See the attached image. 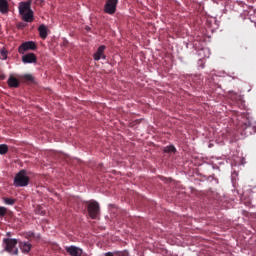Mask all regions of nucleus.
I'll return each mask as SVG.
<instances>
[{
  "label": "nucleus",
  "instance_id": "1a4fd4ad",
  "mask_svg": "<svg viewBox=\"0 0 256 256\" xmlns=\"http://www.w3.org/2000/svg\"><path fill=\"white\" fill-rule=\"evenodd\" d=\"M22 61L24 63H37V56L35 53H28L22 56Z\"/></svg>",
  "mask_w": 256,
  "mask_h": 256
},
{
  "label": "nucleus",
  "instance_id": "412c9836",
  "mask_svg": "<svg viewBox=\"0 0 256 256\" xmlns=\"http://www.w3.org/2000/svg\"><path fill=\"white\" fill-rule=\"evenodd\" d=\"M7 215V208L1 206L0 207V217H5Z\"/></svg>",
  "mask_w": 256,
  "mask_h": 256
},
{
  "label": "nucleus",
  "instance_id": "6ab92c4d",
  "mask_svg": "<svg viewBox=\"0 0 256 256\" xmlns=\"http://www.w3.org/2000/svg\"><path fill=\"white\" fill-rule=\"evenodd\" d=\"M114 255H117V256H129V251H127V250L117 251V252H114Z\"/></svg>",
  "mask_w": 256,
  "mask_h": 256
},
{
  "label": "nucleus",
  "instance_id": "f8f14e48",
  "mask_svg": "<svg viewBox=\"0 0 256 256\" xmlns=\"http://www.w3.org/2000/svg\"><path fill=\"white\" fill-rule=\"evenodd\" d=\"M0 13L2 15L9 13V2L7 0H0Z\"/></svg>",
  "mask_w": 256,
  "mask_h": 256
},
{
  "label": "nucleus",
  "instance_id": "aec40b11",
  "mask_svg": "<svg viewBox=\"0 0 256 256\" xmlns=\"http://www.w3.org/2000/svg\"><path fill=\"white\" fill-rule=\"evenodd\" d=\"M23 81H28L29 83H32L33 81V76L30 74H26L22 77Z\"/></svg>",
  "mask_w": 256,
  "mask_h": 256
},
{
  "label": "nucleus",
  "instance_id": "20e7f679",
  "mask_svg": "<svg viewBox=\"0 0 256 256\" xmlns=\"http://www.w3.org/2000/svg\"><path fill=\"white\" fill-rule=\"evenodd\" d=\"M118 3H119V0H107L104 6V11L108 15H115V12L117 11Z\"/></svg>",
  "mask_w": 256,
  "mask_h": 256
},
{
  "label": "nucleus",
  "instance_id": "b1692460",
  "mask_svg": "<svg viewBox=\"0 0 256 256\" xmlns=\"http://www.w3.org/2000/svg\"><path fill=\"white\" fill-rule=\"evenodd\" d=\"M104 256H115V255H113L112 252H106V253L104 254Z\"/></svg>",
  "mask_w": 256,
  "mask_h": 256
},
{
  "label": "nucleus",
  "instance_id": "dca6fc26",
  "mask_svg": "<svg viewBox=\"0 0 256 256\" xmlns=\"http://www.w3.org/2000/svg\"><path fill=\"white\" fill-rule=\"evenodd\" d=\"M9 152V146L7 144H0V155H7Z\"/></svg>",
  "mask_w": 256,
  "mask_h": 256
},
{
  "label": "nucleus",
  "instance_id": "a211bd4d",
  "mask_svg": "<svg viewBox=\"0 0 256 256\" xmlns=\"http://www.w3.org/2000/svg\"><path fill=\"white\" fill-rule=\"evenodd\" d=\"M164 151H165V153H175V151H177V149L175 148V146L170 145V146H167L164 149Z\"/></svg>",
  "mask_w": 256,
  "mask_h": 256
},
{
  "label": "nucleus",
  "instance_id": "ddd939ff",
  "mask_svg": "<svg viewBox=\"0 0 256 256\" xmlns=\"http://www.w3.org/2000/svg\"><path fill=\"white\" fill-rule=\"evenodd\" d=\"M243 129L245 134L253 135V133H256V126L251 125L249 122L244 124Z\"/></svg>",
  "mask_w": 256,
  "mask_h": 256
},
{
  "label": "nucleus",
  "instance_id": "f257e3e1",
  "mask_svg": "<svg viewBox=\"0 0 256 256\" xmlns=\"http://www.w3.org/2000/svg\"><path fill=\"white\" fill-rule=\"evenodd\" d=\"M29 185V176L27 170H20L14 177V187H27Z\"/></svg>",
  "mask_w": 256,
  "mask_h": 256
},
{
  "label": "nucleus",
  "instance_id": "4468645a",
  "mask_svg": "<svg viewBox=\"0 0 256 256\" xmlns=\"http://www.w3.org/2000/svg\"><path fill=\"white\" fill-rule=\"evenodd\" d=\"M38 31L41 39H45L47 37V26H45V24H41Z\"/></svg>",
  "mask_w": 256,
  "mask_h": 256
},
{
  "label": "nucleus",
  "instance_id": "f3484780",
  "mask_svg": "<svg viewBox=\"0 0 256 256\" xmlns=\"http://www.w3.org/2000/svg\"><path fill=\"white\" fill-rule=\"evenodd\" d=\"M3 201L6 205H13L14 203H17V200L13 198H3Z\"/></svg>",
  "mask_w": 256,
  "mask_h": 256
},
{
  "label": "nucleus",
  "instance_id": "9b49d317",
  "mask_svg": "<svg viewBox=\"0 0 256 256\" xmlns=\"http://www.w3.org/2000/svg\"><path fill=\"white\" fill-rule=\"evenodd\" d=\"M19 247L22 253L26 255L27 253H29V251H31L33 245L29 242H19Z\"/></svg>",
  "mask_w": 256,
  "mask_h": 256
},
{
  "label": "nucleus",
  "instance_id": "423d86ee",
  "mask_svg": "<svg viewBox=\"0 0 256 256\" xmlns=\"http://www.w3.org/2000/svg\"><path fill=\"white\" fill-rule=\"evenodd\" d=\"M105 49H107L105 45H101L98 47L96 53L93 54L94 61H101V59H107V55H105Z\"/></svg>",
  "mask_w": 256,
  "mask_h": 256
},
{
  "label": "nucleus",
  "instance_id": "39448f33",
  "mask_svg": "<svg viewBox=\"0 0 256 256\" xmlns=\"http://www.w3.org/2000/svg\"><path fill=\"white\" fill-rule=\"evenodd\" d=\"M35 49H37V44L33 41H28L22 43L19 46L18 52L20 53V55H24L25 51H35Z\"/></svg>",
  "mask_w": 256,
  "mask_h": 256
},
{
  "label": "nucleus",
  "instance_id": "7ed1b4c3",
  "mask_svg": "<svg viewBox=\"0 0 256 256\" xmlns=\"http://www.w3.org/2000/svg\"><path fill=\"white\" fill-rule=\"evenodd\" d=\"M87 205V211L89 214V217L92 219H97L99 217V213H101V208L99 207V202L92 200L86 202Z\"/></svg>",
  "mask_w": 256,
  "mask_h": 256
},
{
  "label": "nucleus",
  "instance_id": "4be33fe9",
  "mask_svg": "<svg viewBox=\"0 0 256 256\" xmlns=\"http://www.w3.org/2000/svg\"><path fill=\"white\" fill-rule=\"evenodd\" d=\"M36 5H40L42 7V5H45V0H35Z\"/></svg>",
  "mask_w": 256,
  "mask_h": 256
},
{
  "label": "nucleus",
  "instance_id": "5701e85b",
  "mask_svg": "<svg viewBox=\"0 0 256 256\" xmlns=\"http://www.w3.org/2000/svg\"><path fill=\"white\" fill-rule=\"evenodd\" d=\"M18 29H25V24L24 23H19L18 24Z\"/></svg>",
  "mask_w": 256,
  "mask_h": 256
},
{
  "label": "nucleus",
  "instance_id": "0eeeda50",
  "mask_svg": "<svg viewBox=\"0 0 256 256\" xmlns=\"http://www.w3.org/2000/svg\"><path fill=\"white\" fill-rule=\"evenodd\" d=\"M18 9H19V14H20V15H23V14H25V13H29L30 11H33V10L31 9V1L21 2V3L19 4Z\"/></svg>",
  "mask_w": 256,
  "mask_h": 256
},
{
  "label": "nucleus",
  "instance_id": "393cba45",
  "mask_svg": "<svg viewBox=\"0 0 256 256\" xmlns=\"http://www.w3.org/2000/svg\"><path fill=\"white\" fill-rule=\"evenodd\" d=\"M1 55H2V57H4V59H7V54H5V52H1Z\"/></svg>",
  "mask_w": 256,
  "mask_h": 256
},
{
  "label": "nucleus",
  "instance_id": "2eb2a0df",
  "mask_svg": "<svg viewBox=\"0 0 256 256\" xmlns=\"http://www.w3.org/2000/svg\"><path fill=\"white\" fill-rule=\"evenodd\" d=\"M8 85H9V87L17 88V87H19V80L17 78H15L14 76H10L8 78Z\"/></svg>",
  "mask_w": 256,
  "mask_h": 256
},
{
  "label": "nucleus",
  "instance_id": "f03ea898",
  "mask_svg": "<svg viewBox=\"0 0 256 256\" xmlns=\"http://www.w3.org/2000/svg\"><path fill=\"white\" fill-rule=\"evenodd\" d=\"M3 241L5 244V251H7V253H10L11 255H19V248H17V239L5 238Z\"/></svg>",
  "mask_w": 256,
  "mask_h": 256
},
{
  "label": "nucleus",
  "instance_id": "6e6552de",
  "mask_svg": "<svg viewBox=\"0 0 256 256\" xmlns=\"http://www.w3.org/2000/svg\"><path fill=\"white\" fill-rule=\"evenodd\" d=\"M65 250L71 255V256H81L83 255V249L77 247V246H67Z\"/></svg>",
  "mask_w": 256,
  "mask_h": 256
},
{
  "label": "nucleus",
  "instance_id": "9d476101",
  "mask_svg": "<svg viewBox=\"0 0 256 256\" xmlns=\"http://www.w3.org/2000/svg\"><path fill=\"white\" fill-rule=\"evenodd\" d=\"M20 15L23 21H25L26 23H33V21L35 20L33 10H31L30 12H25L24 14Z\"/></svg>",
  "mask_w": 256,
  "mask_h": 256
}]
</instances>
